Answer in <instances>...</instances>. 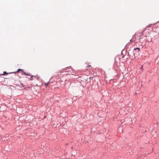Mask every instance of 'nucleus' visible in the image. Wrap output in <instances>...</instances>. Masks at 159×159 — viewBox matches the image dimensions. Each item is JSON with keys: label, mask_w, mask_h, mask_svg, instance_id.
<instances>
[{"label": "nucleus", "mask_w": 159, "mask_h": 159, "mask_svg": "<svg viewBox=\"0 0 159 159\" xmlns=\"http://www.w3.org/2000/svg\"><path fill=\"white\" fill-rule=\"evenodd\" d=\"M143 32L142 33L138 32L136 33L134 36L133 37H134L136 35H137L139 37H141L143 35Z\"/></svg>", "instance_id": "f257e3e1"}, {"label": "nucleus", "mask_w": 159, "mask_h": 159, "mask_svg": "<svg viewBox=\"0 0 159 159\" xmlns=\"http://www.w3.org/2000/svg\"><path fill=\"white\" fill-rule=\"evenodd\" d=\"M34 78L37 80H39L40 79V77L38 75L34 76Z\"/></svg>", "instance_id": "f03ea898"}, {"label": "nucleus", "mask_w": 159, "mask_h": 159, "mask_svg": "<svg viewBox=\"0 0 159 159\" xmlns=\"http://www.w3.org/2000/svg\"><path fill=\"white\" fill-rule=\"evenodd\" d=\"M34 76L31 75L30 78V80H34Z\"/></svg>", "instance_id": "7ed1b4c3"}, {"label": "nucleus", "mask_w": 159, "mask_h": 159, "mask_svg": "<svg viewBox=\"0 0 159 159\" xmlns=\"http://www.w3.org/2000/svg\"><path fill=\"white\" fill-rule=\"evenodd\" d=\"M21 71V72L23 73V71H24L23 70V69H19L17 70L16 72H19V71Z\"/></svg>", "instance_id": "20e7f679"}, {"label": "nucleus", "mask_w": 159, "mask_h": 159, "mask_svg": "<svg viewBox=\"0 0 159 159\" xmlns=\"http://www.w3.org/2000/svg\"><path fill=\"white\" fill-rule=\"evenodd\" d=\"M23 74L25 75H30V74H28L26 73L24 71H23Z\"/></svg>", "instance_id": "39448f33"}, {"label": "nucleus", "mask_w": 159, "mask_h": 159, "mask_svg": "<svg viewBox=\"0 0 159 159\" xmlns=\"http://www.w3.org/2000/svg\"><path fill=\"white\" fill-rule=\"evenodd\" d=\"M8 74L6 72L4 71L3 72V74H2V75H7Z\"/></svg>", "instance_id": "423d86ee"}, {"label": "nucleus", "mask_w": 159, "mask_h": 159, "mask_svg": "<svg viewBox=\"0 0 159 159\" xmlns=\"http://www.w3.org/2000/svg\"><path fill=\"white\" fill-rule=\"evenodd\" d=\"M49 83V82H48L45 83V84L46 86H47L48 85Z\"/></svg>", "instance_id": "0eeeda50"}, {"label": "nucleus", "mask_w": 159, "mask_h": 159, "mask_svg": "<svg viewBox=\"0 0 159 159\" xmlns=\"http://www.w3.org/2000/svg\"><path fill=\"white\" fill-rule=\"evenodd\" d=\"M138 50V51H139V48H136L134 49V50Z\"/></svg>", "instance_id": "6e6552de"}, {"label": "nucleus", "mask_w": 159, "mask_h": 159, "mask_svg": "<svg viewBox=\"0 0 159 159\" xmlns=\"http://www.w3.org/2000/svg\"><path fill=\"white\" fill-rule=\"evenodd\" d=\"M152 25V24H150L149 25H148L147 27H146V29H147V28L150 27Z\"/></svg>", "instance_id": "1a4fd4ad"}, {"label": "nucleus", "mask_w": 159, "mask_h": 159, "mask_svg": "<svg viewBox=\"0 0 159 159\" xmlns=\"http://www.w3.org/2000/svg\"><path fill=\"white\" fill-rule=\"evenodd\" d=\"M70 68H71V67H68L66 68V69H67V68L70 69Z\"/></svg>", "instance_id": "9d476101"}, {"label": "nucleus", "mask_w": 159, "mask_h": 159, "mask_svg": "<svg viewBox=\"0 0 159 159\" xmlns=\"http://www.w3.org/2000/svg\"><path fill=\"white\" fill-rule=\"evenodd\" d=\"M91 66V65H89L87 66L86 67H90Z\"/></svg>", "instance_id": "9b49d317"}]
</instances>
